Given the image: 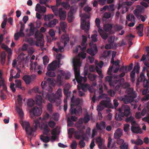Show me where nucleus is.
Wrapping results in <instances>:
<instances>
[{
    "instance_id": "27",
    "label": "nucleus",
    "mask_w": 149,
    "mask_h": 149,
    "mask_svg": "<svg viewBox=\"0 0 149 149\" xmlns=\"http://www.w3.org/2000/svg\"><path fill=\"white\" fill-rule=\"evenodd\" d=\"M77 8L75 6H72L71 8L70 12L68 14V20L69 22H71L73 18V13Z\"/></svg>"
},
{
    "instance_id": "12",
    "label": "nucleus",
    "mask_w": 149,
    "mask_h": 149,
    "mask_svg": "<svg viewBox=\"0 0 149 149\" xmlns=\"http://www.w3.org/2000/svg\"><path fill=\"white\" fill-rule=\"evenodd\" d=\"M69 38L68 35L65 34L62 35L60 40V42L58 43L57 44L58 49L55 48L54 47H53V49L57 52L59 50L61 52L63 51L64 47L69 42Z\"/></svg>"
},
{
    "instance_id": "19",
    "label": "nucleus",
    "mask_w": 149,
    "mask_h": 149,
    "mask_svg": "<svg viewBox=\"0 0 149 149\" xmlns=\"http://www.w3.org/2000/svg\"><path fill=\"white\" fill-rule=\"evenodd\" d=\"M42 112V108L35 106L32 108L29 111L31 117L33 118L34 116H38L41 115Z\"/></svg>"
},
{
    "instance_id": "9",
    "label": "nucleus",
    "mask_w": 149,
    "mask_h": 149,
    "mask_svg": "<svg viewBox=\"0 0 149 149\" xmlns=\"http://www.w3.org/2000/svg\"><path fill=\"white\" fill-rule=\"evenodd\" d=\"M35 41L31 38H29L27 40L29 43L31 45H35L37 46H42L44 45V40L43 38V35L39 31L36 32L35 34Z\"/></svg>"
},
{
    "instance_id": "52",
    "label": "nucleus",
    "mask_w": 149,
    "mask_h": 149,
    "mask_svg": "<svg viewBox=\"0 0 149 149\" xmlns=\"http://www.w3.org/2000/svg\"><path fill=\"white\" fill-rule=\"evenodd\" d=\"M127 20L129 21L135 22V18L133 15L132 14H130L126 17Z\"/></svg>"
},
{
    "instance_id": "20",
    "label": "nucleus",
    "mask_w": 149,
    "mask_h": 149,
    "mask_svg": "<svg viewBox=\"0 0 149 149\" xmlns=\"http://www.w3.org/2000/svg\"><path fill=\"white\" fill-rule=\"evenodd\" d=\"M65 76V79H69L70 77V73L69 72L65 73L63 71L60 70L58 71V74L57 76V81L60 83L61 81L62 77Z\"/></svg>"
},
{
    "instance_id": "38",
    "label": "nucleus",
    "mask_w": 149,
    "mask_h": 149,
    "mask_svg": "<svg viewBox=\"0 0 149 149\" xmlns=\"http://www.w3.org/2000/svg\"><path fill=\"white\" fill-rule=\"evenodd\" d=\"M112 27L111 24H106L104 26V29L105 32H108L109 33H114L111 31Z\"/></svg>"
},
{
    "instance_id": "13",
    "label": "nucleus",
    "mask_w": 149,
    "mask_h": 149,
    "mask_svg": "<svg viewBox=\"0 0 149 149\" xmlns=\"http://www.w3.org/2000/svg\"><path fill=\"white\" fill-rule=\"evenodd\" d=\"M63 58V56L61 54H58L56 56V58L58 61H55L50 63L47 66V69L48 71H53L56 68H58L62 64H61L60 59Z\"/></svg>"
},
{
    "instance_id": "8",
    "label": "nucleus",
    "mask_w": 149,
    "mask_h": 149,
    "mask_svg": "<svg viewBox=\"0 0 149 149\" xmlns=\"http://www.w3.org/2000/svg\"><path fill=\"white\" fill-rule=\"evenodd\" d=\"M118 114H116V118L118 121H121L125 116L127 117L130 114V109L127 105H123L118 109Z\"/></svg>"
},
{
    "instance_id": "15",
    "label": "nucleus",
    "mask_w": 149,
    "mask_h": 149,
    "mask_svg": "<svg viewBox=\"0 0 149 149\" xmlns=\"http://www.w3.org/2000/svg\"><path fill=\"white\" fill-rule=\"evenodd\" d=\"M51 8L55 15L57 16L58 15L60 19L61 20H65L66 17V12L63 10L62 8H60L58 10L56 6H51Z\"/></svg>"
},
{
    "instance_id": "34",
    "label": "nucleus",
    "mask_w": 149,
    "mask_h": 149,
    "mask_svg": "<svg viewBox=\"0 0 149 149\" xmlns=\"http://www.w3.org/2000/svg\"><path fill=\"white\" fill-rule=\"evenodd\" d=\"M35 58V56L33 55L30 60L31 62L30 64V70L31 72H33L36 71V67L37 65V63L36 62H35L34 63H33V60Z\"/></svg>"
},
{
    "instance_id": "47",
    "label": "nucleus",
    "mask_w": 149,
    "mask_h": 149,
    "mask_svg": "<svg viewBox=\"0 0 149 149\" xmlns=\"http://www.w3.org/2000/svg\"><path fill=\"white\" fill-rule=\"evenodd\" d=\"M22 99L20 95L17 96V101L15 102L16 106H20L22 105Z\"/></svg>"
},
{
    "instance_id": "40",
    "label": "nucleus",
    "mask_w": 149,
    "mask_h": 149,
    "mask_svg": "<svg viewBox=\"0 0 149 149\" xmlns=\"http://www.w3.org/2000/svg\"><path fill=\"white\" fill-rule=\"evenodd\" d=\"M143 26L142 24H140L139 25L136 27V29L138 31L137 33L140 36L143 35Z\"/></svg>"
},
{
    "instance_id": "31",
    "label": "nucleus",
    "mask_w": 149,
    "mask_h": 149,
    "mask_svg": "<svg viewBox=\"0 0 149 149\" xmlns=\"http://www.w3.org/2000/svg\"><path fill=\"white\" fill-rule=\"evenodd\" d=\"M25 57L26 58V60L25 61L26 62L27 60V58L28 57L25 56L24 54L22 53L21 54H20L19 56L18 57V64L20 65L19 67H21V65L23 64L24 62V58Z\"/></svg>"
},
{
    "instance_id": "44",
    "label": "nucleus",
    "mask_w": 149,
    "mask_h": 149,
    "mask_svg": "<svg viewBox=\"0 0 149 149\" xmlns=\"http://www.w3.org/2000/svg\"><path fill=\"white\" fill-rule=\"evenodd\" d=\"M96 127L97 130H101L102 129H105V123L104 122H101L99 125L98 123L96 124Z\"/></svg>"
},
{
    "instance_id": "1",
    "label": "nucleus",
    "mask_w": 149,
    "mask_h": 149,
    "mask_svg": "<svg viewBox=\"0 0 149 149\" xmlns=\"http://www.w3.org/2000/svg\"><path fill=\"white\" fill-rule=\"evenodd\" d=\"M82 38V47H81L79 45L77 46L75 49L73 50V52L74 53L77 52L79 49H80L82 51V52L80 53L77 56L73 58L72 61L75 73V78L78 84L77 87L79 95L80 96H83L84 95V93L80 91L81 89L84 92L86 91L87 89H88L89 91L91 93H92L94 91L93 86H91L89 87V85L84 84V83L87 81V78L85 76L87 73L84 77H82L80 75L79 68L81 65V62L80 58L81 57L84 59L86 58V54L84 52L85 50L87 45L86 37L85 36L83 35Z\"/></svg>"
},
{
    "instance_id": "37",
    "label": "nucleus",
    "mask_w": 149,
    "mask_h": 149,
    "mask_svg": "<svg viewBox=\"0 0 149 149\" xmlns=\"http://www.w3.org/2000/svg\"><path fill=\"white\" fill-rule=\"evenodd\" d=\"M32 78V76L26 75L23 77V79L26 84H29L33 80Z\"/></svg>"
},
{
    "instance_id": "29",
    "label": "nucleus",
    "mask_w": 149,
    "mask_h": 149,
    "mask_svg": "<svg viewBox=\"0 0 149 149\" xmlns=\"http://www.w3.org/2000/svg\"><path fill=\"white\" fill-rule=\"evenodd\" d=\"M98 147L100 149L104 148L105 147L104 144V140L102 139L101 137H99L96 139Z\"/></svg>"
},
{
    "instance_id": "14",
    "label": "nucleus",
    "mask_w": 149,
    "mask_h": 149,
    "mask_svg": "<svg viewBox=\"0 0 149 149\" xmlns=\"http://www.w3.org/2000/svg\"><path fill=\"white\" fill-rule=\"evenodd\" d=\"M81 17V28L82 29H84L86 32H87L90 29V23L89 21L86 22L85 19L90 18L89 15H86L85 14H80Z\"/></svg>"
},
{
    "instance_id": "2",
    "label": "nucleus",
    "mask_w": 149,
    "mask_h": 149,
    "mask_svg": "<svg viewBox=\"0 0 149 149\" xmlns=\"http://www.w3.org/2000/svg\"><path fill=\"white\" fill-rule=\"evenodd\" d=\"M127 71V67L123 66L120 69V71L121 73L120 75H114L112 77L110 76H107L106 77L105 80L106 81L109 82L111 87H114L116 90L118 91L119 88H127L126 90L127 94L124 97L120 98V99L123 101L124 103L126 104L130 103L131 105H133L132 103L134 101V99L137 96L136 94L133 91L132 88H129L130 86L129 83H125L123 84L124 82V79L123 78H121L125 75Z\"/></svg>"
},
{
    "instance_id": "18",
    "label": "nucleus",
    "mask_w": 149,
    "mask_h": 149,
    "mask_svg": "<svg viewBox=\"0 0 149 149\" xmlns=\"http://www.w3.org/2000/svg\"><path fill=\"white\" fill-rule=\"evenodd\" d=\"M111 63H113V66H111L109 67L107 73L109 74L113 69L114 72H117L119 68V61L118 60L114 62V58L112 57L111 61Z\"/></svg>"
},
{
    "instance_id": "51",
    "label": "nucleus",
    "mask_w": 149,
    "mask_h": 149,
    "mask_svg": "<svg viewBox=\"0 0 149 149\" xmlns=\"http://www.w3.org/2000/svg\"><path fill=\"white\" fill-rule=\"evenodd\" d=\"M93 33L94 34L92 35L91 38L93 41L96 42L97 40V33L96 31H94Z\"/></svg>"
},
{
    "instance_id": "39",
    "label": "nucleus",
    "mask_w": 149,
    "mask_h": 149,
    "mask_svg": "<svg viewBox=\"0 0 149 149\" xmlns=\"http://www.w3.org/2000/svg\"><path fill=\"white\" fill-rule=\"evenodd\" d=\"M36 100L37 104L39 105L40 104L42 103H44L45 101L42 99L41 96L38 94H37L36 96Z\"/></svg>"
},
{
    "instance_id": "45",
    "label": "nucleus",
    "mask_w": 149,
    "mask_h": 149,
    "mask_svg": "<svg viewBox=\"0 0 149 149\" xmlns=\"http://www.w3.org/2000/svg\"><path fill=\"white\" fill-rule=\"evenodd\" d=\"M122 132L121 130L120 129H118L114 133V137L116 138H119L122 135Z\"/></svg>"
},
{
    "instance_id": "30",
    "label": "nucleus",
    "mask_w": 149,
    "mask_h": 149,
    "mask_svg": "<svg viewBox=\"0 0 149 149\" xmlns=\"http://www.w3.org/2000/svg\"><path fill=\"white\" fill-rule=\"evenodd\" d=\"M2 88L3 90L7 92V88L6 85L5 83L3 78L2 77V74L0 72V88Z\"/></svg>"
},
{
    "instance_id": "41",
    "label": "nucleus",
    "mask_w": 149,
    "mask_h": 149,
    "mask_svg": "<svg viewBox=\"0 0 149 149\" xmlns=\"http://www.w3.org/2000/svg\"><path fill=\"white\" fill-rule=\"evenodd\" d=\"M34 23V22L33 23H31L29 24V26L30 27V33L28 35L29 36H31L34 34L35 28Z\"/></svg>"
},
{
    "instance_id": "25",
    "label": "nucleus",
    "mask_w": 149,
    "mask_h": 149,
    "mask_svg": "<svg viewBox=\"0 0 149 149\" xmlns=\"http://www.w3.org/2000/svg\"><path fill=\"white\" fill-rule=\"evenodd\" d=\"M131 129V131L133 133H141V130L139 127V125L136 122L132 123Z\"/></svg>"
},
{
    "instance_id": "36",
    "label": "nucleus",
    "mask_w": 149,
    "mask_h": 149,
    "mask_svg": "<svg viewBox=\"0 0 149 149\" xmlns=\"http://www.w3.org/2000/svg\"><path fill=\"white\" fill-rule=\"evenodd\" d=\"M60 27L59 28V33L60 34L61 33V29L62 30L63 32L66 31L65 29L67 28V23L65 22H61Z\"/></svg>"
},
{
    "instance_id": "16",
    "label": "nucleus",
    "mask_w": 149,
    "mask_h": 149,
    "mask_svg": "<svg viewBox=\"0 0 149 149\" xmlns=\"http://www.w3.org/2000/svg\"><path fill=\"white\" fill-rule=\"evenodd\" d=\"M95 23L96 25L98 28V31L100 36L103 39L106 40L108 37V34L102 30L100 26V19L98 18H96L95 20Z\"/></svg>"
},
{
    "instance_id": "64",
    "label": "nucleus",
    "mask_w": 149,
    "mask_h": 149,
    "mask_svg": "<svg viewBox=\"0 0 149 149\" xmlns=\"http://www.w3.org/2000/svg\"><path fill=\"white\" fill-rule=\"evenodd\" d=\"M143 86L144 87L147 88L149 89V80H146L143 82Z\"/></svg>"
},
{
    "instance_id": "33",
    "label": "nucleus",
    "mask_w": 149,
    "mask_h": 149,
    "mask_svg": "<svg viewBox=\"0 0 149 149\" xmlns=\"http://www.w3.org/2000/svg\"><path fill=\"white\" fill-rule=\"evenodd\" d=\"M35 10L40 13H45L46 11V8L44 6H41L40 4L38 3L36 4L35 8Z\"/></svg>"
},
{
    "instance_id": "63",
    "label": "nucleus",
    "mask_w": 149,
    "mask_h": 149,
    "mask_svg": "<svg viewBox=\"0 0 149 149\" xmlns=\"http://www.w3.org/2000/svg\"><path fill=\"white\" fill-rule=\"evenodd\" d=\"M128 144L127 143H124L123 144L120 145V149H127Z\"/></svg>"
},
{
    "instance_id": "58",
    "label": "nucleus",
    "mask_w": 149,
    "mask_h": 149,
    "mask_svg": "<svg viewBox=\"0 0 149 149\" xmlns=\"http://www.w3.org/2000/svg\"><path fill=\"white\" fill-rule=\"evenodd\" d=\"M141 61H143L145 65L147 66V67L149 68V64L147 63L146 61H147V59H146V56L145 55H143L141 59Z\"/></svg>"
},
{
    "instance_id": "32",
    "label": "nucleus",
    "mask_w": 149,
    "mask_h": 149,
    "mask_svg": "<svg viewBox=\"0 0 149 149\" xmlns=\"http://www.w3.org/2000/svg\"><path fill=\"white\" fill-rule=\"evenodd\" d=\"M108 141L107 147L109 149H116L117 148L115 145V141H112L110 137H109Z\"/></svg>"
},
{
    "instance_id": "22",
    "label": "nucleus",
    "mask_w": 149,
    "mask_h": 149,
    "mask_svg": "<svg viewBox=\"0 0 149 149\" xmlns=\"http://www.w3.org/2000/svg\"><path fill=\"white\" fill-rule=\"evenodd\" d=\"M91 48L87 50V53L91 56H94L96 54L97 52V49L96 45L94 44L92 42L89 44Z\"/></svg>"
},
{
    "instance_id": "62",
    "label": "nucleus",
    "mask_w": 149,
    "mask_h": 149,
    "mask_svg": "<svg viewBox=\"0 0 149 149\" xmlns=\"http://www.w3.org/2000/svg\"><path fill=\"white\" fill-rule=\"evenodd\" d=\"M62 6L66 9H68L70 8V6L68 2H63L62 3Z\"/></svg>"
},
{
    "instance_id": "21",
    "label": "nucleus",
    "mask_w": 149,
    "mask_h": 149,
    "mask_svg": "<svg viewBox=\"0 0 149 149\" xmlns=\"http://www.w3.org/2000/svg\"><path fill=\"white\" fill-rule=\"evenodd\" d=\"M60 127H57L53 129L51 131L52 136L51 137V141L53 142L58 138V135L60 133Z\"/></svg>"
},
{
    "instance_id": "50",
    "label": "nucleus",
    "mask_w": 149,
    "mask_h": 149,
    "mask_svg": "<svg viewBox=\"0 0 149 149\" xmlns=\"http://www.w3.org/2000/svg\"><path fill=\"white\" fill-rule=\"evenodd\" d=\"M58 22V20L54 19L49 22L48 26L50 27H52L54 26Z\"/></svg>"
},
{
    "instance_id": "3",
    "label": "nucleus",
    "mask_w": 149,
    "mask_h": 149,
    "mask_svg": "<svg viewBox=\"0 0 149 149\" xmlns=\"http://www.w3.org/2000/svg\"><path fill=\"white\" fill-rule=\"evenodd\" d=\"M44 120V118H42L40 117L35 120L34 121L35 125L34 128L30 126L28 122L21 120L20 123L28 135H31L33 132L35 131L38 127L43 131L44 134H47L50 131V129L47 124L43 123Z\"/></svg>"
},
{
    "instance_id": "56",
    "label": "nucleus",
    "mask_w": 149,
    "mask_h": 149,
    "mask_svg": "<svg viewBox=\"0 0 149 149\" xmlns=\"http://www.w3.org/2000/svg\"><path fill=\"white\" fill-rule=\"evenodd\" d=\"M34 103V101L33 99H30L28 100L27 105L31 107L33 106Z\"/></svg>"
},
{
    "instance_id": "5",
    "label": "nucleus",
    "mask_w": 149,
    "mask_h": 149,
    "mask_svg": "<svg viewBox=\"0 0 149 149\" xmlns=\"http://www.w3.org/2000/svg\"><path fill=\"white\" fill-rule=\"evenodd\" d=\"M89 120L90 116L88 114L86 115L84 118H81L79 120L78 123L76 125L78 131L74 132V136L75 138L77 139H85L84 135V130L85 129V127L80 124L83 123H87Z\"/></svg>"
},
{
    "instance_id": "17",
    "label": "nucleus",
    "mask_w": 149,
    "mask_h": 149,
    "mask_svg": "<svg viewBox=\"0 0 149 149\" xmlns=\"http://www.w3.org/2000/svg\"><path fill=\"white\" fill-rule=\"evenodd\" d=\"M132 1H127L123 2L122 4H119L118 8V9H122V13L124 14L126 13L128 10V8L127 6L131 5L134 1H137L138 0H131Z\"/></svg>"
},
{
    "instance_id": "23",
    "label": "nucleus",
    "mask_w": 149,
    "mask_h": 149,
    "mask_svg": "<svg viewBox=\"0 0 149 149\" xmlns=\"http://www.w3.org/2000/svg\"><path fill=\"white\" fill-rule=\"evenodd\" d=\"M115 39V37H110L108 39V42L110 43L109 44H107L105 46V48L106 49L115 48L116 47V44L114 42Z\"/></svg>"
},
{
    "instance_id": "11",
    "label": "nucleus",
    "mask_w": 149,
    "mask_h": 149,
    "mask_svg": "<svg viewBox=\"0 0 149 149\" xmlns=\"http://www.w3.org/2000/svg\"><path fill=\"white\" fill-rule=\"evenodd\" d=\"M145 115L147 116L143 118L142 120L149 123V102L145 104L144 107L141 113L138 112L136 113L135 117L137 119H139L141 118V116H144Z\"/></svg>"
},
{
    "instance_id": "61",
    "label": "nucleus",
    "mask_w": 149,
    "mask_h": 149,
    "mask_svg": "<svg viewBox=\"0 0 149 149\" xmlns=\"http://www.w3.org/2000/svg\"><path fill=\"white\" fill-rule=\"evenodd\" d=\"M43 63L44 65H46L49 61V59L47 56H45L43 57Z\"/></svg>"
},
{
    "instance_id": "7",
    "label": "nucleus",
    "mask_w": 149,
    "mask_h": 149,
    "mask_svg": "<svg viewBox=\"0 0 149 149\" xmlns=\"http://www.w3.org/2000/svg\"><path fill=\"white\" fill-rule=\"evenodd\" d=\"M42 94L44 98L52 103L56 102L57 100L58 101H61V98L62 96V89L60 88H59L58 89L55 94L53 93L46 94L42 93Z\"/></svg>"
},
{
    "instance_id": "28",
    "label": "nucleus",
    "mask_w": 149,
    "mask_h": 149,
    "mask_svg": "<svg viewBox=\"0 0 149 149\" xmlns=\"http://www.w3.org/2000/svg\"><path fill=\"white\" fill-rule=\"evenodd\" d=\"M24 26L22 25L20 27L19 32H17L14 34V38L15 40H17L18 39L20 36H24V34L23 31L24 29Z\"/></svg>"
},
{
    "instance_id": "35",
    "label": "nucleus",
    "mask_w": 149,
    "mask_h": 149,
    "mask_svg": "<svg viewBox=\"0 0 149 149\" xmlns=\"http://www.w3.org/2000/svg\"><path fill=\"white\" fill-rule=\"evenodd\" d=\"M144 10V8L140 6H137V9L134 10V15L138 17L140 13L143 12Z\"/></svg>"
},
{
    "instance_id": "48",
    "label": "nucleus",
    "mask_w": 149,
    "mask_h": 149,
    "mask_svg": "<svg viewBox=\"0 0 149 149\" xmlns=\"http://www.w3.org/2000/svg\"><path fill=\"white\" fill-rule=\"evenodd\" d=\"M41 140L44 142L47 143L50 140L49 137L47 136H45L43 135H41L40 137Z\"/></svg>"
},
{
    "instance_id": "59",
    "label": "nucleus",
    "mask_w": 149,
    "mask_h": 149,
    "mask_svg": "<svg viewBox=\"0 0 149 149\" xmlns=\"http://www.w3.org/2000/svg\"><path fill=\"white\" fill-rule=\"evenodd\" d=\"M51 71H48L46 72V75L50 77H54L55 76L56 74L54 72H51Z\"/></svg>"
},
{
    "instance_id": "6",
    "label": "nucleus",
    "mask_w": 149,
    "mask_h": 149,
    "mask_svg": "<svg viewBox=\"0 0 149 149\" xmlns=\"http://www.w3.org/2000/svg\"><path fill=\"white\" fill-rule=\"evenodd\" d=\"M71 101L72 103L70 110V113L72 114L74 113L77 115L81 114L82 111L80 105L82 103V100L79 98L74 100V97L73 95L71 98Z\"/></svg>"
},
{
    "instance_id": "54",
    "label": "nucleus",
    "mask_w": 149,
    "mask_h": 149,
    "mask_svg": "<svg viewBox=\"0 0 149 149\" xmlns=\"http://www.w3.org/2000/svg\"><path fill=\"white\" fill-rule=\"evenodd\" d=\"M125 121L126 122H130L131 123L132 125V123L133 122H136L134 120V118L133 117L130 116L129 117H127L125 119Z\"/></svg>"
},
{
    "instance_id": "4",
    "label": "nucleus",
    "mask_w": 149,
    "mask_h": 149,
    "mask_svg": "<svg viewBox=\"0 0 149 149\" xmlns=\"http://www.w3.org/2000/svg\"><path fill=\"white\" fill-rule=\"evenodd\" d=\"M99 98L104 99L97 106V110L98 111V117L99 120H101L102 116L100 111L105 107H111L112 104L111 103L110 98L108 97V95L107 94H103L100 95Z\"/></svg>"
},
{
    "instance_id": "10",
    "label": "nucleus",
    "mask_w": 149,
    "mask_h": 149,
    "mask_svg": "<svg viewBox=\"0 0 149 149\" xmlns=\"http://www.w3.org/2000/svg\"><path fill=\"white\" fill-rule=\"evenodd\" d=\"M56 83V81L52 78H44V80L42 81L41 85L42 88L49 92H52V86H54Z\"/></svg>"
},
{
    "instance_id": "53",
    "label": "nucleus",
    "mask_w": 149,
    "mask_h": 149,
    "mask_svg": "<svg viewBox=\"0 0 149 149\" xmlns=\"http://www.w3.org/2000/svg\"><path fill=\"white\" fill-rule=\"evenodd\" d=\"M54 17V15L52 14H50L45 15V20L46 22L49 21Z\"/></svg>"
},
{
    "instance_id": "46",
    "label": "nucleus",
    "mask_w": 149,
    "mask_h": 149,
    "mask_svg": "<svg viewBox=\"0 0 149 149\" xmlns=\"http://www.w3.org/2000/svg\"><path fill=\"white\" fill-rule=\"evenodd\" d=\"M97 92L99 93V94L102 93L103 92V90L102 88H100L98 91H95V95L93 96V97L92 98V100L94 102H95V96L97 95Z\"/></svg>"
},
{
    "instance_id": "24",
    "label": "nucleus",
    "mask_w": 149,
    "mask_h": 149,
    "mask_svg": "<svg viewBox=\"0 0 149 149\" xmlns=\"http://www.w3.org/2000/svg\"><path fill=\"white\" fill-rule=\"evenodd\" d=\"M95 63L96 65V71L99 75V77L100 78L102 79L103 78V76L102 74L101 69L103 65V63L102 61H101L100 63H98L97 61L95 60Z\"/></svg>"
},
{
    "instance_id": "60",
    "label": "nucleus",
    "mask_w": 149,
    "mask_h": 149,
    "mask_svg": "<svg viewBox=\"0 0 149 149\" xmlns=\"http://www.w3.org/2000/svg\"><path fill=\"white\" fill-rule=\"evenodd\" d=\"M111 15V14L110 13L107 12L105 13L103 17V20H104V18L108 19L110 18Z\"/></svg>"
},
{
    "instance_id": "26",
    "label": "nucleus",
    "mask_w": 149,
    "mask_h": 149,
    "mask_svg": "<svg viewBox=\"0 0 149 149\" xmlns=\"http://www.w3.org/2000/svg\"><path fill=\"white\" fill-rule=\"evenodd\" d=\"M139 64L137 63L134 67V69L131 72L130 74V77L131 78V80L133 82H134L135 81L134 77L135 76V71H136L137 73H139Z\"/></svg>"
},
{
    "instance_id": "57",
    "label": "nucleus",
    "mask_w": 149,
    "mask_h": 149,
    "mask_svg": "<svg viewBox=\"0 0 149 149\" xmlns=\"http://www.w3.org/2000/svg\"><path fill=\"white\" fill-rule=\"evenodd\" d=\"M97 76L93 74H90L88 76V78L89 80L91 81H93L95 80Z\"/></svg>"
},
{
    "instance_id": "55",
    "label": "nucleus",
    "mask_w": 149,
    "mask_h": 149,
    "mask_svg": "<svg viewBox=\"0 0 149 149\" xmlns=\"http://www.w3.org/2000/svg\"><path fill=\"white\" fill-rule=\"evenodd\" d=\"M77 143L75 140H73L71 144L70 147L72 149H76Z\"/></svg>"
},
{
    "instance_id": "49",
    "label": "nucleus",
    "mask_w": 149,
    "mask_h": 149,
    "mask_svg": "<svg viewBox=\"0 0 149 149\" xmlns=\"http://www.w3.org/2000/svg\"><path fill=\"white\" fill-rule=\"evenodd\" d=\"M146 80L144 75L143 74L141 73L140 77L137 80V85H138L139 82L142 81L143 82Z\"/></svg>"
},
{
    "instance_id": "42",
    "label": "nucleus",
    "mask_w": 149,
    "mask_h": 149,
    "mask_svg": "<svg viewBox=\"0 0 149 149\" xmlns=\"http://www.w3.org/2000/svg\"><path fill=\"white\" fill-rule=\"evenodd\" d=\"M15 81L16 87L19 88L22 90H25V88L22 86V83L21 80L19 79H16Z\"/></svg>"
},
{
    "instance_id": "43",
    "label": "nucleus",
    "mask_w": 149,
    "mask_h": 149,
    "mask_svg": "<svg viewBox=\"0 0 149 149\" xmlns=\"http://www.w3.org/2000/svg\"><path fill=\"white\" fill-rule=\"evenodd\" d=\"M19 106H16V110L19 114V117L22 118L24 116V113L21 108L19 107Z\"/></svg>"
}]
</instances>
